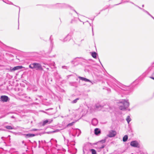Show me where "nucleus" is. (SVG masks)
<instances>
[{
	"instance_id": "nucleus-33",
	"label": "nucleus",
	"mask_w": 154,
	"mask_h": 154,
	"mask_svg": "<svg viewBox=\"0 0 154 154\" xmlns=\"http://www.w3.org/2000/svg\"><path fill=\"white\" fill-rule=\"evenodd\" d=\"M62 68L63 69H67L68 68V67L66 66H62Z\"/></svg>"
},
{
	"instance_id": "nucleus-54",
	"label": "nucleus",
	"mask_w": 154,
	"mask_h": 154,
	"mask_svg": "<svg viewBox=\"0 0 154 154\" xmlns=\"http://www.w3.org/2000/svg\"><path fill=\"white\" fill-rule=\"evenodd\" d=\"M152 18L154 20V17H153Z\"/></svg>"
},
{
	"instance_id": "nucleus-42",
	"label": "nucleus",
	"mask_w": 154,
	"mask_h": 154,
	"mask_svg": "<svg viewBox=\"0 0 154 154\" xmlns=\"http://www.w3.org/2000/svg\"><path fill=\"white\" fill-rule=\"evenodd\" d=\"M52 64L53 65V66H54L55 65V63L53 62L52 63Z\"/></svg>"
},
{
	"instance_id": "nucleus-20",
	"label": "nucleus",
	"mask_w": 154,
	"mask_h": 154,
	"mask_svg": "<svg viewBox=\"0 0 154 154\" xmlns=\"http://www.w3.org/2000/svg\"><path fill=\"white\" fill-rule=\"evenodd\" d=\"M5 127L8 130H12L14 129V127L9 125L5 126Z\"/></svg>"
},
{
	"instance_id": "nucleus-61",
	"label": "nucleus",
	"mask_w": 154,
	"mask_h": 154,
	"mask_svg": "<svg viewBox=\"0 0 154 154\" xmlns=\"http://www.w3.org/2000/svg\"><path fill=\"white\" fill-rule=\"evenodd\" d=\"M24 145H26V143H24Z\"/></svg>"
},
{
	"instance_id": "nucleus-52",
	"label": "nucleus",
	"mask_w": 154,
	"mask_h": 154,
	"mask_svg": "<svg viewBox=\"0 0 154 154\" xmlns=\"http://www.w3.org/2000/svg\"><path fill=\"white\" fill-rule=\"evenodd\" d=\"M144 7V5H142V7L143 8V7Z\"/></svg>"
},
{
	"instance_id": "nucleus-13",
	"label": "nucleus",
	"mask_w": 154,
	"mask_h": 154,
	"mask_svg": "<svg viewBox=\"0 0 154 154\" xmlns=\"http://www.w3.org/2000/svg\"><path fill=\"white\" fill-rule=\"evenodd\" d=\"M78 78H79L82 81H85V82H89L91 83L92 84H93L91 80H90L89 79H88L85 78H84L83 77H82L81 76H79Z\"/></svg>"
},
{
	"instance_id": "nucleus-41",
	"label": "nucleus",
	"mask_w": 154,
	"mask_h": 154,
	"mask_svg": "<svg viewBox=\"0 0 154 154\" xmlns=\"http://www.w3.org/2000/svg\"><path fill=\"white\" fill-rule=\"evenodd\" d=\"M74 21V19H72V20L71 21V23H72L73 22V21Z\"/></svg>"
},
{
	"instance_id": "nucleus-18",
	"label": "nucleus",
	"mask_w": 154,
	"mask_h": 154,
	"mask_svg": "<svg viewBox=\"0 0 154 154\" xmlns=\"http://www.w3.org/2000/svg\"><path fill=\"white\" fill-rule=\"evenodd\" d=\"M26 135V137H34L36 135V134H25Z\"/></svg>"
},
{
	"instance_id": "nucleus-37",
	"label": "nucleus",
	"mask_w": 154,
	"mask_h": 154,
	"mask_svg": "<svg viewBox=\"0 0 154 154\" xmlns=\"http://www.w3.org/2000/svg\"><path fill=\"white\" fill-rule=\"evenodd\" d=\"M38 131V129H32V131Z\"/></svg>"
},
{
	"instance_id": "nucleus-10",
	"label": "nucleus",
	"mask_w": 154,
	"mask_h": 154,
	"mask_svg": "<svg viewBox=\"0 0 154 154\" xmlns=\"http://www.w3.org/2000/svg\"><path fill=\"white\" fill-rule=\"evenodd\" d=\"M103 108V104H100L99 103L96 104L95 105V109L99 110L102 109Z\"/></svg>"
},
{
	"instance_id": "nucleus-6",
	"label": "nucleus",
	"mask_w": 154,
	"mask_h": 154,
	"mask_svg": "<svg viewBox=\"0 0 154 154\" xmlns=\"http://www.w3.org/2000/svg\"><path fill=\"white\" fill-rule=\"evenodd\" d=\"M73 32H70L69 33L67 36L63 40V42H65L67 41H69L71 38L72 35H73Z\"/></svg>"
},
{
	"instance_id": "nucleus-3",
	"label": "nucleus",
	"mask_w": 154,
	"mask_h": 154,
	"mask_svg": "<svg viewBox=\"0 0 154 154\" xmlns=\"http://www.w3.org/2000/svg\"><path fill=\"white\" fill-rule=\"evenodd\" d=\"M146 72L149 78L154 80V62L152 63V65L148 68Z\"/></svg>"
},
{
	"instance_id": "nucleus-24",
	"label": "nucleus",
	"mask_w": 154,
	"mask_h": 154,
	"mask_svg": "<svg viewBox=\"0 0 154 154\" xmlns=\"http://www.w3.org/2000/svg\"><path fill=\"white\" fill-rule=\"evenodd\" d=\"M76 132L77 133H78V134L77 135V136H79L80 134H81V132L80 130L78 129H76Z\"/></svg>"
},
{
	"instance_id": "nucleus-32",
	"label": "nucleus",
	"mask_w": 154,
	"mask_h": 154,
	"mask_svg": "<svg viewBox=\"0 0 154 154\" xmlns=\"http://www.w3.org/2000/svg\"><path fill=\"white\" fill-rule=\"evenodd\" d=\"M131 3L133 4H134L135 6H136L139 9H140L141 10V9H142V8H140V7H139V6H138V5L135 4H134L132 2H131Z\"/></svg>"
},
{
	"instance_id": "nucleus-19",
	"label": "nucleus",
	"mask_w": 154,
	"mask_h": 154,
	"mask_svg": "<svg viewBox=\"0 0 154 154\" xmlns=\"http://www.w3.org/2000/svg\"><path fill=\"white\" fill-rule=\"evenodd\" d=\"M97 54L95 52H93L91 53V55L94 58H97Z\"/></svg>"
},
{
	"instance_id": "nucleus-27",
	"label": "nucleus",
	"mask_w": 154,
	"mask_h": 154,
	"mask_svg": "<svg viewBox=\"0 0 154 154\" xmlns=\"http://www.w3.org/2000/svg\"><path fill=\"white\" fill-rule=\"evenodd\" d=\"M24 100L27 101H31V99L30 97V98H28V97H25V99H24Z\"/></svg>"
},
{
	"instance_id": "nucleus-11",
	"label": "nucleus",
	"mask_w": 154,
	"mask_h": 154,
	"mask_svg": "<svg viewBox=\"0 0 154 154\" xmlns=\"http://www.w3.org/2000/svg\"><path fill=\"white\" fill-rule=\"evenodd\" d=\"M110 109V107L108 104L103 105L102 110L103 111H109V109Z\"/></svg>"
},
{
	"instance_id": "nucleus-38",
	"label": "nucleus",
	"mask_w": 154,
	"mask_h": 154,
	"mask_svg": "<svg viewBox=\"0 0 154 154\" xmlns=\"http://www.w3.org/2000/svg\"><path fill=\"white\" fill-rule=\"evenodd\" d=\"M41 142V143L42 144H43L44 143H46L45 141V140H42Z\"/></svg>"
},
{
	"instance_id": "nucleus-23",
	"label": "nucleus",
	"mask_w": 154,
	"mask_h": 154,
	"mask_svg": "<svg viewBox=\"0 0 154 154\" xmlns=\"http://www.w3.org/2000/svg\"><path fill=\"white\" fill-rule=\"evenodd\" d=\"M126 120L128 124H129L130 122L131 121V119L129 116H127L126 118Z\"/></svg>"
},
{
	"instance_id": "nucleus-39",
	"label": "nucleus",
	"mask_w": 154,
	"mask_h": 154,
	"mask_svg": "<svg viewBox=\"0 0 154 154\" xmlns=\"http://www.w3.org/2000/svg\"><path fill=\"white\" fill-rule=\"evenodd\" d=\"M64 140L65 142H66L67 141V143H68L69 141V140H66L65 139V137H64Z\"/></svg>"
},
{
	"instance_id": "nucleus-57",
	"label": "nucleus",
	"mask_w": 154,
	"mask_h": 154,
	"mask_svg": "<svg viewBox=\"0 0 154 154\" xmlns=\"http://www.w3.org/2000/svg\"><path fill=\"white\" fill-rule=\"evenodd\" d=\"M79 20V21H81L78 18Z\"/></svg>"
},
{
	"instance_id": "nucleus-53",
	"label": "nucleus",
	"mask_w": 154,
	"mask_h": 154,
	"mask_svg": "<svg viewBox=\"0 0 154 154\" xmlns=\"http://www.w3.org/2000/svg\"><path fill=\"white\" fill-rule=\"evenodd\" d=\"M46 69L47 70H48L49 69V68H46Z\"/></svg>"
},
{
	"instance_id": "nucleus-62",
	"label": "nucleus",
	"mask_w": 154,
	"mask_h": 154,
	"mask_svg": "<svg viewBox=\"0 0 154 154\" xmlns=\"http://www.w3.org/2000/svg\"><path fill=\"white\" fill-rule=\"evenodd\" d=\"M72 136H74L73 134L72 135Z\"/></svg>"
},
{
	"instance_id": "nucleus-21",
	"label": "nucleus",
	"mask_w": 154,
	"mask_h": 154,
	"mask_svg": "<svg viewBox=\"0 0 154 154\" xmlns=\"http://www.w3.org/2000/svg\"><path fill=\"white\" fill-rule=\"evenodd\" d=\"M128 139V136L127 135H125L123 138V142H126Z\"/></svg>"
},
{
	"instance_id": "nucleus-16",
	"label": "nucleus",
	"mask_w": 154,
	"mask_h": 154,
	"mask_svg": "<svg viewBox=\"0 0 154 154\" xmlns=\"http://www.w3.org/2000/svg\"><path fill=\"white\" fill-rule=\"evenodd\" d=\"M22 68L23 66H15L12 69L11 71H14L20 69H22Z\"/></svg>"
},
{
	"instance_id": "nucleus-55",
	"label": "nucleus",
	"mask_w": 154,
	"mask_h": 154,
	"mask_svg": "<svg viewBox=\"0 0 154 154\" xmlns=\"http://www.w3.org/2000/svg\"><path fill=\"white\" fill-rule=\"evenodd\" d=\"M99 62H100V63H100V59H99Z\"/></svg>"
},
{
	"instance_id": "nucleus-30",
	"label": "nucleus",
	"mask_w": 154,
	"mask_h": 154,
	"mask_svg": "<svg viewBox=\"0 0 154 154\" xmlns=\"http://www.w3.org/2000/svg\"><path fill=\"white\" fill-rule=\"evenodd\" d=\"M74 123V122H72V123H69L67 125V126H72L73 124Z\"/></svg>"
},
{
	"instance_id": "nucleus-26",
	"label": "nucleus",
	"mask_w": 154,
	"mask_h": 154,
	"mask_svg": "<svg viewBox=\"0 0 154 154\" xmlns=\"http://www.w3.org/2000/svg\"><path fill=\"white\" fill-rule=\"evenodd\" d=\"M91 152H92V154H96V150L93 149H92L91 150Z\"/></svg>"
},
{
	"instance_id": "nucleus-60",
	"label": "nucleus",
	"mask_w": 154,
	"mask_h": 154,
	"mask_svg": "<svg viewBox=\"0 0 154 154\" xmlns=\"http://www.w3.org/2000/svg\"><path fill=\"white\" fill-rule=\"evenodd\" d=\"M79 58L78 57H76V58H75V59H76V58Z\"/></svg>"
},
{
	"instance_id": "nucleus-47",
	"label": "nucleus",
	"mask_w": 154,
	"mask_h": 154,
	"mask_svg": "<svg viewBox=\"0 0 154 154\" xmlns=\"http://www.w3.org/2000/svg\"><path fill=\"white\" fill-rule=\"evenodd\" d=\"M15 6H17V7H19V11H20V8L18 6H16V5H15Z\"/></svg>"
},
{
	"instance_id": "nucleus-12",
	"label": "nucleus",
	"mask_w": 154,
	"mask_h": 154,
	"mask_svg": "<svg viewBox=\"0 0 154 154\" xmlns=\"http://www.w3.org/2000/svg\"><path fill=\"white\" fill-rule=\"evenodd\" d=\"M53 108H50L48 109H46V110L48 111V112L46 113L49 115H53L54 112L53 111Z\"/></svg>"
},
{
	"instance_id": "nucleus-43",
	"label": "nucleus",
	"mask_w": 154,
	"mask_h": 154,
	"mask_svg": "<svg viewBox=\"0 0 154 154\" xmlns=\"http://www.w3.org/2000/svg\"><path fill=\"white\" fill-rule=\"evenodd\" d=\"M38 143H39V145H41V142L40 141H38Z\"/></svg>"
},
{
	"instance_id": "nucleus-14",
	"label": "nucleus",
	"mask_w": 154,
	"mask_h": 154,
	"mask_svg": "<svg viewBox=\"0 0 154 154\" xmlns=\"http://www.w3.org/2000/svg\"><path fill=\"white\" fill-rule=\"evenodd\" d=\"M94 133L97 135H99L101 133V130L99 128H96L94 129Z\"/></svg>"
},
{
	"instance_id": "nucleus-31",
	"label": "nucleus",
	"mask_w": 154,
	"mask_h": 154,
	"mask_svg": "<svg viewBox=\"0 0 154 154\" xmlns=\"http://www.w3.org/2000/svg\"><path fill=\"white\" fill-rule=\"evenodd\" d=\"M105 146V145L104 144H102L100 146V149H103L104 148Z\"/></svg>"
},
{
	"instance_id": "nucleus-46",
	"label": "nucleus",
	"mask_w": 154,
	"mask_h": 154,
	"mask_svg": "<svg viewBox=\"0 0 154 154\" xmlns=\"http://www.w3.org/2000/svg\"><path fill=\"white\" fill-rule=\"evenodd\" d=\"M149 16H150L151 17H152V15H151L150 14H149Z\"/></svg>"
},
{
	"instance_id": "nucleus-44",
	"label": "nucleus",
	"mask_w": 154,
	"mask_h": 154,
	"mask_svg": "<svg viewBox=\"0 0 154 154\" xmlns=\"http://www.w3.org/2000/svg\"><path fill=\"white\" fill-rule=\"evenodd\" d=\"M9 4H12V5H13V3L11 2H10L9 3H8Z\"/></svg>"
},
{
	"instance_id": "nucleus-15",
	"label": "nucleus",
	"mask_w": 154,
	"mask_h": 154,
	"mask_svg": "<svg viewBox=\"0 0 154 154\" xmlns=\"http://www.w3.org/2000/svg\"><path fill=\"white\" fill-rule=\"evenodd\" d=\"M98 122L97 120L95 118H94L92 120L91 124L93 125L96 126L97 125Z\"/></svg>"
},
{
	"instance_id": "nucleus-17",
	"label": "nucleus",
	"mask_w": 154,
	"mask_h": 154,
	"mask_svg": "<svg viewBox=\"0 0 154 154\" xmlns=\"http://www.w3.org/2000/svg\"><path fill=\"white\" fill-rule=\"evenodd\" d=\"M52 121L49 122L48 120H45L42 122V125L44 126L46 125L47 124H49Z\"/></svg>"
},
{
	"instance_id": "nucleus-25",
	"label": "nucleus",
	"mask_w": 154,
	"mask_h": 154,
	"mask_svg": "<svg viewBox=\"0 0 154 154\" xmlns=\"http://www.w3.org/2000/svg\"><path fill=\"white\" fill-rule=\"evenodd\" d=\"M79 98H76L74 100H73L72 102H71V103H76L77 101L79 100Z\"/></svg>"
},
{
	"instance_id": "nucleus-36",
	"label": "nucleus",
	"mask_w": 154,
	"mask_h": 154,
	"mask_svg": "<svg viewBox=\"0 0 154 154\" xmlns=\"http://www.w3.org/2000/svg\"><path fill=\"white\" fill-rule=\"evenodd\" d=\"M105 141V140H102L100 141V142H101L102 143H104Z\"/></svg>"
},
{
	"instance_id": "nucleus-51",
	"label": "nucleus",
	"mask_w": 154,
	"mask_h": 154,
	"mask_svg": "<svg viewBox=\"0 0 154 154\" xmlns=\"http://www.w3.org/2000/svg\"><path fill=\"white\" fill-rule=\"evenodd\" d=\"M94 18L93 19H92V21H93V20H94Z\"/></svg>"
},
{
	"instance_id": "nucleus-8",
	"label": "nucleus",
	"mask_w": 154,
	"mask_h": 154,
	"mask_svg": "<svg viewBox=\"0 0 154 154\" xmlns=\"http://www.w3.org/2000/svg\"><path fill=\"white\" fill-rule=\"evenodd\" d=\"M116 134V132L114 130H110L109 131V134L107 136L110 137H114Z\"/></svg>"
},
{
	"instance_id": "nucleus-1",
	"label": "nucleus",
	"mask_w": 154,
	"mask_h": 154,
	"mask_svg": "<svg viewBox=\"0 0 154 154\" xmlns=\"http://www.w3.org/2000/svg\"><path fill=\"white\" fill-rule=\"evenodd\" d=\"M110 86L115 91L119 93H121L122 90L130 91V88L129 87L122 85L116 79H115L114 82H112Z\"/></svg>"
},
{
	"instance_id": "nucleus-28",
	"label": "nucleus",
	"mask_w": 154,
	"mask_h": 154,
	"mask_svg": "<svg viewBox=\"0 0 154 154\" xmlns=\"http://www.w3.org/2000/svg\"><path fill=\"white\" fill-rule=\"evenodd\" d=\"M141 10H142L143 12L147 13L148 15H149V13L147 11L145 10L144 9H143V8L141 9Z\"/></svg>"
},
{
	"instance_id": "nucleus-58",
	"label": "nucleus",
	"mask_w": 154,
	"mask_h": 154,
	"mask_svg": "<svg viewBox=\"0 0 154 154\" xmlns=\"http://www.w3.org/2000/svg\"><path fill=\"white\" fill-rule=\"evenodd\" d=\"M79 20V21H81L78 18Z\"/></svg>"
},
{
	"instance_id": "nucleus-40",
	"label": "nucleus",
	"mask_w": 154,
	"mask_h": 154,
	"mask_svg": "<svg viewBox=\"0 0 154 154\" xmlns=\"http://www.w3.org/2000/svg\"><path fill=\"white\" fill-rule=\"evenodd\" d=\"M92 35H94V32H93V26H92Z\"/></svg>"
},
{
	"instance_id": "nucleus-9",
	"label": "nucleus",
	"mask_w": 154,
	"mask_h": 154,
	"mask_svg": "<svg viewBox=\"0 0 154 154\" xmlns=\"http://www.w3.org/2000/svg\"><path fill=\"white\" fill-rule=\"evenodd\" d=\"M130 145L131 146L134 147L139 148V144L136 140L131 141L130 143Z\"/></svg>"
},
{
	"instance_id": "nucleus-35",
	"label": "nucleus",
	"mask_w": 154,
	"mask_h": 154,
	"mask_svg": "<svg viewBox=\"0 0 154 154\" xmlns=\"http://www.w3.org/2000/svg\"><path fill=\"white\" fill-rule=\"evenodd\" d=\"M75 82H70L69 84L71 86H73V84H75Z\"/></svg>"
},
{
	"instance_id": "nucleus-29",
	"label": "nucleus",
	"mask_w": 154,
	"mask_h": 154,
	"mask_svg": "<svg viewBox=\"0 0 154 154\" xmlns=\"http://www.w3.org/2000/svg\"><path fill=\"white\" fill-rule=\"evenodd\" d=\"M68 7H69L71 9L73 10L77 14H78V13L75 10L73 9V7L69 6Z\"/></svg>"
},
{
	"instance_id": "nucleus-2",
	"label": "nucleus",
	"mask_w": 154,
	"mask_h": 154,
	"mask_svg": "<svg viewBox=\"0 0 154 154\" xmlns=\"http://www.w3.org/2000/svg\"><path fill=\"white\" fill-rule=\"evenodd\" d=\"M118 103L119 104V109L122 110H125L129 106V103L128 100H125L124 99L121 100Z\"/></svg>"
},
{
	"instance_id": "nucleus-48",
	"label": "nucleus",
	"mask_w": 154,
	"mask_h": 154,
	"mask_svg": "<svg viewBox=\"0 0 154 154\" xmlns=\"http://www.w3.org/2000/svg\"><path fill=\"white\" fill-rule=\"evenodd\" d=\"M12 118H14V117L13 116H11V117Z\"/></svg>"
},
{
	"instance_id": "nucleus-5",
	"label": "nucleus",
	"mask_w": 154,
	"mask_h": 154,
	"mask_svg": "<svg viewBox=\"0 0 154 154\" xmlns=\"http://www.w3.org/2000/svg\"><path fill=\"white\" fill-rule=\"evenodd\" d=\"M69 5L65 4L57 3L55 4L48 5L47 7L49 8H53L54 7L57 8H62L69 7Z\"/></svg>"
},
{
	"instance_id": "nucleus-45",
	"label": "nucleus",
	"mask_w": 154,
	"mask_h": 154,
	"mask_svg": "<svg viewBox=\"0 0 154 154\" xmlns=\"http://www.w3.org/2000/svg\"><path fill=\"white\" fill-rule=\"evenodd\" d=\"M121 3H119V4H116V5H114V6H115V5H119V4H120Z\"/></svg>"
},
{
	"instance_id": "nucleus-63",
	"label": "nucleus",
	"mask_w": 154,
	"mask_h": 154,
	"mask_svg": "<svg viewBox=\"0 0 154 154\" xmlns=\"http://www.w3.org/2000/svg\"><path fill=\"white\" fill-rule=\"evenodd\" d=\"M87 22H88V21H87Z\"/></svg>"
},
{
	"instance_id": "nucleus-50",
	"label": "nucleus",
	"mask_w": 154,
	"mask_h": 154,
	"mask_svg": "<svg viewBox=\"0 0 154 154\" xmlns=\"http://www.w3.org/2000/svg\"><path fill=\"white\" fill-rule=\"evenodd\" d=\"M22 143L23 144L24 143V141H22Z\"/></svg>"
},
{
	"instance_id": "nucleus-7",
	"label": "nucleus",
	"mask_w": 154,
	"mask_h": 154,
	"mask_svg": "<svg viewBox=\"0 0 154 154\" xmlns=\"http://www.w3.org/2000/svg\"><path fill=\"white\" fill-rule=\"evenodd\" d=\"M9 100L8 97L5 95L1 96L0 97V101L3 102H7Z\"/></svg>"
},
{
	"instance_id": "nucleus-4",
	"label": "nucleus",
	"mask_w": 154,
	"mask_h": 154,
	"mask_svg": "<svg viewBox=\"0 0 154 154\" xmlns=\"http://www.w3.org/2000/svg\"><path fill=\"white\" fill-rule=\"evenodd\" d=\"M29 67L31 69H35L38 71L43 70L41 65L38 63H31L29 65Z\"/></svg>"
},
{
	"instance_id": "nucleus-49",
	"label": "nucleus",
	"mask_w": 154,
	"mask_h": 154,
	"mask_svg": "<svg viewBox=\"0 0 154 154\" xmlns=\"http://www.w3.org/2000/svg\"><path fill=\"white\" fill-rule=\"evenodd\" d=\"M40 145H39V146H38V148H40V147H41V146H40Z\"/></svg>"
},
{
	"instance_id": "nucleus-56",
	"label": "nucleus",
	"mask_w": 154,
	"mask_h": 154,
	"mask_svg": "<svg viewBox=\"0 0 154 154\" xmlns=\"http://www.w3.org/2000/svg\"><path fill=\"white\" fill-rule=\"evenodd\" d=\"M89 24H90V26H91V24L90 23H89Z\"/></svg>"
},
{
	"instance_id": "nucleus-59",
	"label": "nucleus",
	"mask_w": 154,
	"mask_h": 154,
	"mask_svg": "<svg viewBox=\"0 0 154 154\" xmlns=\"http://www.w3.org/2000/svg\"><path fill=\"white\" fill-rule=\"evenodd\" d=\"M79 58L78 57H76V58H75V59H76V58Z\"/></svg>"
},
{
	"instance_id": "nucleus-34",
	"label": "nucleus",
	"mask_w": 154,
	"mask_h": 154,
	"mask_svg": "<svg viewBox=\"0 0 154 154\" xmlns=\"http://www.w3.org/2000/svg\"><path fill=\"white\" fill-rule=\"evenodd\" d=\"M107 8H105V9H104V8H103V9L101 10L100 11V12L98 13L97 15L96 16H97L98 15V14H100V12L102 11H103V10H105V9H107Z\"/></svg>"
},
{
	"instance_id": "nucleus-22",
	"label": "nucleus",
	"mask_w": 154,
	"mask_h": 154,
	"mask_svg": "<svg viewBox=\"0 0 154 154\" xmlns=\"http://www.w3.org/2000/svg\"><path fill=\"white\" fill-rule=\"evenodd\" d=\"M21 96L22 98H24L23 99H25V97H28V98H30V97L27 96V95L26 94H22Z\"/></svg>"
}]
</instances>
